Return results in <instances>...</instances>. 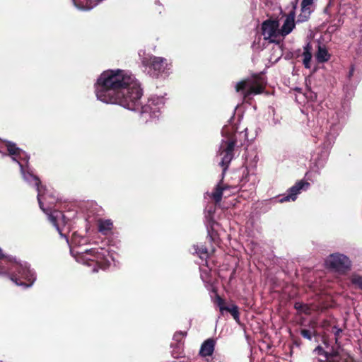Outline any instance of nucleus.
I'll return each instance as SVG.
<instances>
[{"label":"nucleus","mask_w":362,"mask_h":362,"mask_svg":"<svg viewBox=\"0 0 362 362\" xmlns=\"http://www.w3.org/2000/svg\"><path fill=\"white\" fill-rule=\"evenodd\" d=\"M95 94L103 103L135 111L140 108L143 93L139 82L131 71L115 69L100 74L96 82Z\"/></svg>","instance_id":"f257e3e1"},{"label":"nucleus","mask_w":362,"mask_h":362,"mask_svg":"<svg viewBox=\"0 0 362 362\" xmlns=\"http://www.w3.org/2000/svg\"><path fill=\"white\" fill-rule=\"evenodd\" d=\"M6 147L12 160L19 165L24 180L36 186L40 209L48 215L50 222L55 226L61 236H63V232L68 231L69 228L66 227L69 218L60 211H52L55 197L52 194L45 192V189L42 186H40L39 179L28 170L29 157L27 153L10 141L6 142Z\"/></svg>","instance_id":"f03ea898"},{"label":"nucleus","mask_w":362,"mask_h":362,"mask_svg":"<svg viewBox=\"0 0 362 362\" xmlns=\"http://www.w3.org/2000/svg\"><path fill=\"white\" fill-rule=\"evenodd\" d=\"M235 127L231 124L225 125L222 129V140L220 144L218 156L220 165L225 172L234 156V148L236 144Z\"/></svg>","instance_id":"7ed1b4c3"},{"label":"nucleus","mask_w":362,"mask_h":362,"mask_svg":"<svg viewBox=\"0 0 362 362\" xmlns=\"http://www.w3.org/2000/svg\"><path fill=\"white\" fill-rule=\"evenodd\" d=\"M141 62L148 69V74L154 78H165L172 73V63L166 58L148 55Z\"/></svg>","instance_id":"20e7f679"},{"label":"nucleus","mask_w":362,"mask_h":362,"mask_svg":"<svg viewBox=\"0 0 362 362\" xmlns=\"http://www.w3.org/2000/svg\"><path fill=\"white\" fill-rule=\"evenodd\" d=\"M165 102V100L163 96H151L148 99L147 104L141 107V119L145 122H148L150 120L158 118L160 115L161 110L164 107Z\"/></svg>","instance_id":"39448f33"},{"label":"nucleus","mask_w":362,"mask_h":362,"mask_svg":"<svg viewBox=\"0 0 362 362\" xmlns=\"http://www.w3.org/2000/svg\"><path fill=\"white\" fill-rule=\"evenodd\" d=\"M237 92H241L244 98L251 95L259 94L263 92L264 86L261 78H254L238 82L235 86Z\"/></svg>","instance_id":"423d86ee"},{"label":"nucleus","mask_w":362,"mask_h":362,"mask_svg":"<svg viewBox=\"0 0 362 362\" xmlns=\"http://www.w3.org/2000/svg\"><path fill=\"white\" fill-rule=\"evenodd\" d=\"M279 21L269 19L262 25V31L264 38L270 42H279L282 36L280 31Z\"/></svg>","instance_id":"0eeeda50"},{"label":"nucleus","mask_w":362,"mask_h":362,"mask_svg":"<svg viewBox=\"0 0 362 362\" xmlns=\"http://www.w3.org/2000/svg\"><path fill=\"white\" fill-rule=\"evenodd\" d=\"M296 1H292L291 5L286 7L283 13L284 17L281 28H280L282 38L291 33L296 26L295 23V10L296 8Z\"/></svg>","instance_id":"6e6552de"},{"label":"nucleus","mask_w":362,"mask_h":362,"mask_svg":"<svg viewBox=\"0 0 362 362\" xmlns=\"http://www.w3.org/2000/svg\"><path fill=\"white\" fill-rule=\"evenodd\" d=\"M88 239L86 238H79L77 235H75L74 238V243L75 245H78L77 247L71 250V252L74 256L76 260L83 264L89 266L90 261V249L87 247L82 249L81 246L86 244Z\"/></svg>","instance_id":"1a4fd4ad"},{"label":"nucleus","mask_w":362,"mask_h":362,"mask_svg":"<svg viewBox=\"0 0 362 362\" xmlns=\"http://www.w3.org/2000/svg\"><path fill=\"white\" fill-rule=\"evenodd\" d=\"M326 266L337 272H344L351 267L349 259L342 254H332L325 261Z\"/></svg>","instance_id":"9d476101"},{"label":"nucleus","mask_w":362,"mask_h":362,"mask_svg":"<svg viewBox=\"0 0 362 362\" xmlns=\"http://www.w3.org/2000/svg\"><path fill=\"white\" fill-rule=\"evenodd\" d=\"M109 252L105 247H92V262H95L99 269H105L110 264Z\"/></svg>","instance_id":"9b49d317"},{"label":"nucleus","mask_w":362,"mask_h":362,"mask_svg":"<svg viewBox=\"0 0 362 362\" xmlns=\"http://www.w3.org/2000/svg\"><path fill=\"white\" fill-rule=\"evenodd\" d=\"M310 184L308 182L299 181L288 190V194L279 199V202L283 203L285 202L295 201L297 195L300 193L301 190H306L309 188Z\"/></svg>","instance_id":"f8f14e48"},{"label":"nucleus","mask_w":362,"mask_h":362,"mask_svg":"<svg viewBox=\"0 0 362 362\" xmlns=\"http://www.w3.org/2000/svg\"><path fill=\"white\" fill-rule=\"evenodd\" d=\"M313 0H303L301 3L300 13L298 16V22L306 21L311 13V6Z\"/></svg>","instance_id":"ddd939ff"},{"label":"nucleus","mask_w":362,"mask_h":362,"mask_svg":"<svg viewBox=\"0 0 362 362\" xmlns=\"http://www.w3.org/2000/svg\"><path fill=\"white\" fill-rule=\"evenodd\" d=\"M98 232L103 235L110 234L113 228V222L111 219L98 218L96 220Z\"/></svg>","instance_id":"4468645a"},{"label":"nucleus","mask_w":362,"mask_h":362,"mask_svg":"<svg viewBox=\"0 0 362 362\" xmlns=\"http://www.w3.org/2000/svg\"><path fill=\"white\" fill-rule=\"evenodd\" d=\"M230 189V187L228 185H225L223 183H219L215 188L214 192H213L210 197L215 201L216 204H218L223 197H227V195L225 194L226 191Z\"/></svg>","instance_id":"2eb2a0df"},{"label":"nucleus","mask_w":362,"mask_h":362,"mask_svg":"<svg viewBox=\"0 0 362 362\" xmlns=\"http://www.w3.org/2000/svg\"><path fill=\"white\" fill-rule=\"evenodd\" d=\"M214 340L212 339H208L202 344L199 351L200 355L204 357L211 356L214 351Z\"/></svg>","instance_id":"dca6fc26"},{"label":"nucleus","mask_w":362,"mask_h":362,"mask_svg":"<svg viewBox=\"0 0 362 362\" xmlns=\"http://www.w3.org/2000/svg\"><path fill=\"white\" fill-rule=\"evenodd\" d=\"M315 57L318 62L323 63L329 59L330 54L325 47L319 45L317 52L315 54Z\"/></svg>","instance_id":"f3484780"},{"label":"nucleus","mask_w":362,"mask_h":362,"mask_svg":"<svg viewBox=\"0 0 362 362\" xmlns=\"http://www.w3.org/2000/svg\"><path fill=\"white\" fill-rule=\"evenodd\" d=\"M311 49H312V47H311V45H310V43H308L304 47V51L303 53V62L305 67L307 69L310 68V61L312 59Z\"/></svg>","instance_id":"a211bd4d"},{"label":"nucleus","mask_w":362,"mask_h":362,"mask_svg":"<svg viewBox=\"0 0 362 362\" xmlns=\"http://www.w3.org/2000/svg\"><path fill=\"white\" fill-rule=\"evenodd\" d=\"M74 6L81 11L89 9L90 0H72Z\"/></svg>","instance_id":"6ab92c4d"},{"label":"nucleus","mask_w":362,"mask_h":362,"mask_svg":"<svg viewBox=\"0 0 362 362\" xmlns=\"http://www.w3.org/2000/svg\"><path fill=\"white\" fill-rule=\"evenodd\" d=\"M195 252L202 260H206L209 257V252L207 249L203 245L200 247L198 245L195 246Z\"/></svg>","instance_id":"aec40b11"},{"label":"nucleus","mask_w":362,"mask_h":362,"mask_svg":"<svg viewBox=\"0 0 362 362\" xmlns=\"http://www.w3.org/2000/svg\"><path fill=\"white\" fill-rule=\"evenodd\" d=\"M224 310L229 312L235 321H239V311L238 306L232 305L230 306H226Z\"/></svg>","instance_id":"412c9836"},{"label":"nucleus","mask_w":362,"mask_h":362,"mask_svg":"<svg viewBox=\"0 0 362 362\" xmlns=\"http://www.w3.org/2000/svg\"><path fill=\"white\" fill-rule=\"evenodd\" d=\"M351 281L353 284L356 285L358 288L362 290V276L354 274L351 276Z\"/></svg>","instance_id":"4be33fe9"},{"label":"nucleus","mask_w":362,"mask_h":362,"mask_svg":"<svg viewBox=\"0 0 362 362\" xmlns=\"http://www.w3.org/2000/svg\"><path fill=\"white\" fill-rule=\"evenodd\" d=\"M274 51L276 52V55L275 57H271L270 61L272 62H276L282 56V51L278 45L274 47Z\"/></svg>","instance_id":"5701e85b"},{"label":"nucleus","mask_w":362,"mask_h":362,"mask_svg":"<svg viewBox=\"0 0 362 362\" xmlns=\"http://www.w3.org/2000/svg\"><path fill=\"white\" fill-rule=\"evenodd\" d=\"M300 334L304 338L311 340L313 336L315 334V332L312 329H303L300 331Z\"/></svg>","instance_id":"b1692460"},{"label":"nucleus","mask_w":362,"mask_h":362,"mask_svg":"<svg viewBox=\"0 0 362 362\" xmlns=\"http://www.w3.org/2000/svg\"><path fill=\"white\" fill-rule=\"evenodd\" d=\"M295 308L299 311L303 312L305 313H309L310 308L308 305H304L301 303H295Z\"/></svg>","instance_id":"393cba45"},{"label":"nucleus","mask_w":362,"mask_h":362,"mask_svg":"<svg viewBox=\"0 0 362 362\" xmlns=\"http://www.w3.org/2000/svg\"><path fill=\"white\" fill-rule=\"evenodd\" d=\"M216 303L219 307L220 311L221 313H223L224 311L225 308H226V306H224V305H223V299L220 296H218L216 297Z\"/></svg>","instance_id":"a878e982"},{"label":"nucleus","mask_w":362,"mask_h":362,"mask_svg":"<svg viewBox=\"0 0 362 362\" xmlns=\"http://www.w3.org/2000/svg\"><path fill=\"white\" fill-rule=\"evenodd\" d=\"M315 352H316L318 354H321L323 352V349L321 347L318 346L315 349Z\"/></svg>","instance_id":"bb28decb"},{"label":"nucleus","mask_w":362,"mask_h":362,"mask_svg":"<svg viewBox=\"0 0 362 362\" xmlns=\"http://www.w3.org/2000/svg\"><path fill=\"white\" fill-rule=\"evenodd\" d=\"M232 189H235V188H232L230 187V189L228 191H226V194L227 195V197L230 196V193H232L233 192H231Z\"/></svg>","instance_id":"cd10ccee"},{"label":"nucleus","mask_w":362,"mask_h":362,"mask_svg":"<svg viewBox=\"0 0 362 362\" xmlns=\"http://www.w3.org/2000/svg\"><path fill=\"white\" fill-rule=\"evenodd\" d=\"M354 74V68H351L349 73V77H351Z\"/></svg>","instance_id":"c85d7f7f"},{"label":"nucleus","mask_w":362,"mask_h":362,"mask_svg":"<svg viewBox=\"0 0 362 362\" xmlns=\"http://www.w3.org/2000/svg\"><path fill=\"white\" fill-rule=\"evenodd\" d=\"M64 237H65V238H66V241L67 243H69V241H68V239H67L66 236V235H64Z\"/></svg>","instance_id":"c756f323"},{"label":"nucleus","mask_w":362,"mask_h":362,"mask_svg":"<svg viewBox=\"0 0 362 362\" xmlns=\"http://www.w3.org/2000/svg\"><path fill=\"white\" fill-rule=\"evenodd\" d=\"M93 271H94V272H97V271H98V269L94 268V269H93Z\"/></svg>","instance_id":"7c9ffc66"}]
</instances>
